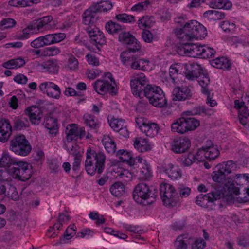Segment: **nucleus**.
Here are the masks:
<instances>
[{
  "label": "nucleus",
  "instance_id": "nucleus-30",
  "mask_svg": "<svg viewBox=\"0 0 249 249\" xmlns=\"http://www.w3.org/2000/svg\"><path fill=\"white\" fill-rule=\"evenodd\" d=\"M159 131V126L154 123L148 122L145 126L142 127V132L147 137L153 138L156 136Z\"/></svg>",
  "mask_w": 249,
  "mask_h": 249
},
{
  "label": "nucleus",
  "instance_id": "nucleus-14",
  "mask_svg": "<svg viewBox=\"0 0 249 249\" xmlns=\"http://www.w3.org/2000/svg\"><path fill=\"white\" fill-rule=\"evenodd\" d=\"M223 193L219 190L214 189L210 193L205 195L200 194L196 197V202L197 205L203 207H208V203H213L223 197Z\"/></svg>",
  "mask_w": 249,
  "mask_h": 249
},
{
  "label": "nucleus",
  "instance_id": "nucleus-5",
  "mask_svg": "<svg viewBox=\"0 0 249 249\" xmlns=\"http://www.w3.org/2000/svg\"><path fill=\"white\" fill-rule=\"evenodd\" d=\"M10 149L15 154L25 156L31 151L32 147L25 136L17 135L10 141Z\"/></svg>",
  "mask_w": 249,
  "mask_h": 249
},
{
  "label": "nucleus",
  "instance_id": "nucleus-16",
  "mask_svg": "<svg viewBox=\"0 0 249 249\" xmlns=\"http://www.w3.org/2000/svg\"><path fill=\"white\" fill-rule=\"evenodd\" d=\"M40 91L48 96L56 99L60 97L61 91L59 87L52 82H45L39 85Z\"/></svg>",
  "mask_w": 249,
  "mask_h": 249
},
{
  "label": "nucleus",
  "instance_id": "nucleus-61",
  "mask_svg": "<svg viewBox=\"0 0 249 249\" xmlns=\"http://www.w3.org/2000/svg\"><path fill=\"white\" fill-rule=\"evenodd\" d=\"M195 155L192 153H189L187 156L184 157L182 160V164L185 166H189L196 161Z\"/></svg>",
  "mask_w": 249,
  "mask_h": 249
},
{
  "label": "nucleus",
  "instance_id": "nucleus-8",
  "mask_svg": "<svg viewBox=\"0 0 249 249\" xmlns=\"http://www.w3.org/2000/svg\"><path fill=\"white\" fill-rule=\"evenodd\" d=\"M236 168V164L232 160H229L218 164L216 166V170L212 174L213 179L214 181L218 183H224L228 175L231 174Z\"/></svg>",
  "mask_w": 249,
  "mask_h": 249
},
{
  "label": "nucleus",
  "instance_id": "nucleus-44",
  "mask_svg": "<svg viewBox=\"0 0 249 249\" xmlns=\"http://www.w3.org/2000/svg\"><path fill=\"white\" fill-rule=\"evenodd\" d=\"M209 111L204 106H198L195 107L189 110L186 111L184 114L187 116L200 115L202 114L206 115L209 114L207 112Z\"/></svg>",
  "mask_w": 249,
  "mask_h": 249
},
{
  "label": "nucleus",
  "instance_id": "nucleus-15",
  "mask_svg": "<svg viewBox=\"0 0 249 249\" xmlns=\"http://www.w3.org/2000/svg\"><path fill=\"white\" fill-rule=\"evenodd\" d=\"M119 41L124 44H128L129 52L135 53L138 51L141 48V45L138 42L134 36L131 35L129 32H125L124 31L120 33L118 37Z\"/></svg>",
  "mask_w": 249,
  "mask_h": 249
},
{
  "label": "nucleus",
  "instance_id": "nucleus-41",
  "mask_svg": "<svg viewBox=\"0 0 249 249\" xmlns=\"http://www.w3.org/2000/svg\"><path fill=\"white\" fill-rule=\"evenodd\" d=\"M203 16L210 19L218 20L224 18L225 13L217 10H208L204 12Z\"/></svg>",
  "mask_w": 249,
  "mask_h": 249
},
{
  "label": "nucleus",
  "instance_id": "nucleus-53",
  "mask_svg": "<svg viewBox=\"0 0 249 249\" xmlns=\"http://www.w3.org/2000/svg\"><path fill=\"white\" fill-rule=\"evenodd\" d=\"M249 116V113L247 107H241L240 110H239V119L240 122L245 126L247 125V120Z\"/></svg>",
  "mask_w": 249,
  "mask_h": 249
},
{
  "label": "nucleus",
  "instance_id": "nucleus-26",
  "mask_svg": "<svg viewBox=\"0 0 249 249\" xmlns=\"http://www.w3.org/2000/svg\"><path fill=\"white\" fill-rule=\"evenodd\" d=\"M42 37L46 46L61 42L66 37V35L63 33H53L43 36Z\"/></svg>",
  "mask_w": 249,
  "mask_h": 249
},
{
  "label": "nucleus",
  "instance_id": "nucleus-45",
  "mask_svg": "<svg viewBox=\"0 0 249 249\" xmlns=\"http://www.w3.org/2000/svg\"><path fill=\"white\" fill-rule=\"evenodd\" d=\"M108 122L111 128L116 132L119 131L124 125V120L115 118L114 117H111L110 119L108 117Z\"/></svg>",
  "mask_w": 249,
  "mask_h": 249
},
{
  "label": "nucleus",
  "instance_id": "nucleus-56",
  "mask_svg": "<svg viewBox=\"0 0 249 249\" xmlns=\"http://www.w3.org/2000/svg\"><path fill=\"white\" fill-rule=\"evenodd\" d=\"M16 24V21L10 18L3 19L0 22V27L1 29L12 28Z\"/></svg>",
  "mask_w": 249,
  "mask_h": 249
},
{
  "label": "nucleus",
  "instance_id": "nucleus-12",
  "mask_svg": "<svg viewBox=\"0 0 249 249\" xmlns=\"http://www.w3.org/2000/svg\"><path fill=\"white\" fill-rule=\"evenodd\" d=\"M105 76L110 80V82L107 80H97L94 84L95 90L99 94L108 92L113 94H115L116 83L112 74L110 72L105 74Z\"/></svg>",
  "mask_w": 249,
  "mask_h": 249
},
{
  "label": "nucleus",
  "instance_id": "nucleus-19",
  "mask_svg": "<svg viewBox=\"0 0 249 249\" xmlns=\"http://www.w3.org/2000/svg\"><path fill=\"white\" fill-rule=\"evenodd\" d=\"M235 180L237 185H243L245 186L243 188L244 195L246 196H241L240 198L242 199L244 202L249 201V174H238L234 177Z\"/></svg>",
  "mask_w": 249,
  "mask_h": 249
},
{
  "label": "nucleus",
  "instance_id": "nucleus-62",
  "mask_svg": "<svg viewBox=\"0 0 249 249\" xmlns=\"http://www.w3.org/2000/svg\"><path fill=\"white\" fill-rule=\"evenodd\" d=\"M195 157L196 160L198 161H202L206 159V147H202L198 149Z\"/></svg>",
  "mask_w": 249,
  "mask_h": 249
},
{
  "label": "nucleus",
  "instance_id": "nucleus-27",
  "mask_svg": "<svg viewBox=\"0 0 249 249\" xmlns=\"http://www.w3.org/2000/svg\"><path fill=\"white\" fill-rule=\"evenodd\" d=\"M244 187L238 188L234 184L231 183L227 187L228 193L227 195L231 196V198L233 199H238L239 201L244 202L243 200L240 198L241 196H246V195H244Z\"/></svg>",
  "mask_w": 249,
  "mask_h": 249
},
{
  "label": "nucleus",
  "instance_id": "nucleus-17",
  "mask_svg": "<svg viewBox=\"0 0 249 249\" xmlns=\"http://www.w3.org/2000/svg\"><path fill=\"white\" fill-rule=\"evenodd\" d=\"M191 142L188 138H180L174 139L171 143L172 150L176 153L185 152L190 147Z\"/></svg>",
  "mask_w": 249,
  "mask_h": 249
},
{
  "label": "nucleus",
  "instance_id": "nucleus-49",
  "mask_svg": "<svg viewBox=\"0 0 249 249\" xmlns=\"http://www.w3.org/2000/svg\"><path fill=\"white\" fill-rule=\"evenodd\" d=\"M139 168V174L141 177L144 179H147L151 176L152 172L149 165L146 164H142L141 166H138Z\"/></svg>",
  "mask_w": 249,
  "mask_h": 249
},
{
  "label": "nucleus",
  "instance_id": "nucleus-52",
  "mask_svg": "<svg viewBox=\"0 0 249 249\" xmlns=\"http://www.w3.org/2000/svg\"><path fill=\"white\" fill-rule=\"evenodd\" d=\"M61 52L59 48L56 47H47L42 50L41 52L42 56H55Z\"/></svg>",
  "mask_w": 249,
  "mask_h": 249
},
{
  "label": "nucleus",
  "instance_id": "nucleus-20",
  "mask_svg": "<svg viewBox=\"0 0 249 249\" xmlns=\"http://www.w3.org/2000/svg\"><path fill=\"white\" fill-rule=\"evenodd\" d=\"M12 126L8 119L0 120V142H5L8 141L12 134Z\"/></svg>",
  "mask_w": 249,
  "mask_h": 249
},
{
  "label": "nucleus",
  "instance_id": "nucleus-28",
  "mask_svg": "<svg viewBox=\"0 0 249 249\" xmlns=\"http://www.w3.org/2000/svg\"><path fill=\"white\" fill-rule=\"evenodd\" d=\"M44 124L50 134L55 135L57 133L58 126L56 119L50 116H47L44 120Z\"/></svg>",
  "mask_w": 249,
  "mask_h": 249
},
{
  "label": "nucleus",
  "instance_id": "nucleus-33",
  "mask_svg": "<svg viewBox=\"0 0 249 249\" xmlns=\"http://www.w3.org/2000/svg\"><path fill=\"white\" fill-rule=\"evenodd\" d=\"M197 80L202 87V93L203 94L208 93V92L210 91L208 87L210 83V78L206 72L204 71L200 75H198Z\"/></svg>",
  "mask_w": 249,
  "mask_h": 249
},
{
  "label": "nucleus",
  "instance_id": "nucleus-4",
  "mask_svg": "<svg viewBox=\"0 0 249 249\" xmlns=\"http://www.w3.org/2000/svg\"><path fill=\"white\" fill-rule=\"evenodd\" d=\"M199 125V121L195 118L182 117L172 124L171 129L173 132L184 134L196 129Z\"/></svg>",
  "mask_w": 249,
  "mask_h": 249
},
{
  "label": "nucleus",
  "instance_id": "nucleus-63",
  "mask_svg": "<svg viewBox=\"0 0 249 249\" xmlns=\"http://www.w3.org/2000/svg\"><path fill=\"white\" fill-rule=\"evenodd\" d=\"M78 61L73 56H71L68 61L67 66L71 70L75 71L78 68Z\"/></svg>",
  "mask_w": 249,
  "mask_h": 249
},
{
  "label": "nucleus",
  "instance_id": "nucleus-3",
  "mask_svg": "<svg viewBox=\"0 0 249 249\" xmlns=\"http://www.w3.org/2000/svg\"><path fill=\"white\" fill-rule=\"evenodd\" d=\"M143 97H146L149 103L156 107H162L166 104V100L163 91L158 86H148L142 98Z\"/></svg>",
  "mask_w": 249,
  "mask_h": 249
},
{
  "label": "nucleus",
  "instance_id": "nucleus-37",
  "mask_svg": "<svg viewBox=\"0 0 249 249\" xmlns=\"http://www.w3.org/2000/svg\"><path fill=\"white\" fill-rule=\"evenodd\" d=\"M111 193L116 197H119L125 193L124 185L121 182H116L110 188Z\"/></svg>",
  "mask_w": 249,
  "mask_h": 249
},
{
  "label": "nucleus",
  "instance_id": "nucleus-7",
  "mask_svg": "<svg viewBox=\"0 0 249 249\" xmlns=\"http://www.w3.org/2000/svg\"><path fill=\"white\" fill-rule=\"evenodd\" d=\"M130 85L133 94L140 98H142L148 86L151 85L148 84V80L143 73H139L132 76Z\"/></svg>",
  "mask_w": 249,
  "mask_h": 249
},
{
  "label": "nucleus",
  "instance_id": "nucleus-42",
  "mask_svg": "<svg viewBox=\"0 0 249 249\" xmlns=\"http://www.w3.org/2000/svg\"><path fill=\"white\" fill-rule=\"evenodd\" d=\"M183 67V64H175L171 65L170 67L169 73L173 83H176V80L178 73L182 72L181 68Z\"/></svg>",
  "mask_w": 249,
  "mask_h": 249
},
{
  "label": "nucleus",
  "instance_id": "nucleus-9",
  "mask_svg": "<svg viewBox=\"0 0 249 249\" xmlns=\"http://www.w3.org/2000/svg\"><path fill=\"white\" fill-rule=\"evenodd\" d=\"M160 192L162 201L166 206H175L179 200L178 193L172 185L169 184H161Z\"/></svg>",
  "mask_w": 249,
  "mask_h": 249
},
{
  "label": "nucleus",
  "instance_id": "nucleus-40",
  "mask_svg": "<svg viewBox=\"0 0 249 249\" xmlns=\"http://www.w3.org/2000/svg\"><path fill=\"white\" fill-rule=\"evenodd\" d=\"M206 160H213L217 158L220 155V151L218 149L216 145L206 147Z\"/></svg>",
  "mask_w": 249,
  "mask_h": 249
},
{
  "label": "nucleus",
  "instance_id": "nucleus-54",
  "mask_svg": "<svg viewBox=\"0 0 249 249\" xmlns=\"http://www.w3.org/2000/svg\"><path fill=\"white\" fill-rule=\"evenodd\" d=\"M188 41L181 42V44L178 46L177 48V53L180 55L188 56V53H189V43H187Z\"/></svg>",
  "mask_w": 249,
  "mask_h": 249
},
{
  "label": "nucleus",
  "instance_id": "nucleus-32",
  "mask_svg": "<svg viewBox=\"0 0 249 249\" xmlns=\"http://www.w3.org/2000/svg\"><path fill=\"white\" fill-rule=\"evenodd\" d=\"M212 66L217 69L229 70L231 68V64L229 60L224 57H218L211 61Z\"/></svg>",
  "mask_w": 249,
  "mask_h": 249
},
{
  "label": "nucleus",
  "instance_id": "nucleus-24",
  "mask_svg": "<svg viewBox=\"0 0 249 249\" xmlns=\"http://www.w3.org/2000/svg\"><path fill=\"white\" fill-rule=\"evenodd\" d=\"M4 194L9 198L14 201L18 199L19 196L16 188L10 184L5 186L3 184H0V194Z\"/></svg>",
  "mask_w": 249,
  "mask_h": 249
},
{
  "label": "nucleus",
  "instance_id": "nucleus-31",
  "mask_svg": "<svg viewBox=\"0 0 249 249\" xmlns=\"http://www.w3.org/2000/svg\"><path fill=\"white\" fill-rule=\"evenodd\" d=\"M83 119L85 123L90 129L93 130L96 133L97 132L100 126L99 121L97 119H95V116L89 113H86L84 115Z\"/></svg>",
  "mask_w": 249,
  "mask_h": 249
},
{
  "label": "nucleus",
  "instance_id": "nucleus-57",
  "mask_svg": "<svg viewBox=\"0 0 249 249\" xmlns=\"http://www.w3.org/2000/svg\"><path fill=\"white\" fill-rule=\"evenodd\" d=\"M191 189L183 185H180L177 189V192L178 193L179 198H185L189 196L191 193Z\"/></svg>",
  "mask_w": 249,
  "mask_h": 249
},
{
  "label": "nucleus",
  "instance_id": "nucleus-64",
  "mask_svg": "<svg viewBox=\"0 0 249 249\" xmlns=\"http://www.w3.org/2000/svg\"><path fill=\"white\" fill-rule=\"evenodd\" d=\"M206 245V242L202 238L194 241L192 245V249H203Z\"/></svg>",
  "mask_w": 249,
  "mask_h": 249
},
{
  "label": "nucleus",
  "instance_id": "nucleus-46",
  "mask_svg": "<svg viewBox=\"0 0 249 249\" xmlns=\"http://www.w3.org/2000/svg\"><path fill=\"white\" fill-rule=\"evenodd\" d=\"M105 29L110 34H119V35L123 29L120 25L112 21L108 22L105 26Z\"/></svg>",
  "mask_w": 249,
  "mask_h": 249
},
{
  "label": "nucleus",
  "instance_id": "nucleus-29",
  "mask_svg": "<svg viewBox=\"0 0 249 249\" xmlns=\"http://www.w3.org/2000/svg\"><path fill=\"white\" fill-rule=\"evenodd\" d=\"M86 16L83 14V22L85 25L88 26L85 28V30L88 33L89 36L90 37L91 40L93 39L94 36L97 34H101L102 32H100L98 28H97L95 24L97 20L94 22L90 21L87 23L86 22Z\"/></svg>",
  "mask_w": 249,
  "mask_h": 249
},
{
  "label": "nucleus",
  "instance_id": "nucleus-6",
  "mask_svg": "<svg viewBox=\"0 0 249 249\" xmlns=\"http://www.w3.org/2000/svg\"><path fill=\"white\" fill-rule=\"evenodd\" d=\"M112 3L109 0L101 1L99 2L93 3L83 14L86 17V22H90V20L92 22L97 20L98 18L97 16V13L107 12L112 9Z\"/></svg>",
  "mask_w": 249,
  "mask_h": 249
},
{
  "label": "nucleus",
  "instance_id": "nucleus-59",
  "mask_svg": "<svg viewBox=\"0 0 249 249\" xmlns=\"http://www.w3.org/2000/svg\"><path fill=\"white\" fill-rule=\"evenodd\" d=\"M215 51L213 48L203 46V52L202 58H211L214 56Z\"/></svg>",
  "mask_w": 249,
  "mask_h": 249
},
{
  "label": "nucleus",
  "instance_id": "nucleus-50",
  "mask_svg": "<svg viewBox=\"0 0 249 249\" xmlns=\"http://www.w3.org/2000/svg\"><path fill=\"white\" fill-rule=\"evenodd\" d=\"M43 67L46 71L53 74L58 72V66L54 61H48L43 64Z\"/></svg>",
  "mask_w": 249,
  "mask_h": 249
},
{
  "label": "nucleus",
  "instance_id": "nucleus-13",
  "mask_svg": "<svg viewBox=\"0 0 249 249\" xmlns=\"http://www.w3.org/2000/svg\"><path fill=\"white\" fill-rule=\"evenodd\" d=\"M9 172L12 174L14 178L23 181L28 180L31 177L29 164L22 161H17L12 168L9 169Z\"/></svg>",
  "mask_w": 249,
  "mask_h": 249
},
{
  "label": "nucleus",
  "instance_id": "nucleus-58",
  "mask_svg": "<svg viewBox=\"0 0 249 249\" xmlns=\"http://www.w3.org/2000/svg\"><path fill=\"white\" fill-rule=\"evenodd\" d=\"M117 155L119 156V159L123 162H129L131 160V154L129 152L124 149L117 151Z\"/></svg>",
  "mask_w": 249,
  "mask_h": 249
},
{
  "label": "nucleus",
  "instance_id": "nucleus-43",
  "mask_svg": "<svg viewBox=\"0 0 249 249\" xmlns=\"http://www.w3.org/2000/svg\"><path fill=\"white\" fill-rule=\"evenodd\" d=\"M76 230V227L75 225L73 224L69 226L64 233L63 236L60 239L56 244L65 243L66 239L69 240L71 239L75 233Z\"/></svg>",
  "mask_w": 249,
  "mask_h": 249
},
{
  "label": "nucleus",
  "instance_id": "nucleus-35",
  "mask_svg": "<svg viewBox=\"0 0 249 249\" xmlns=\"http://www.w3.org/2000/svg\"><path fill=\"white\" fill-rule=\"evenodd\" d=\"M209 5L213 9L229 10L232 7V3L228 0H218L211 2Z\"/></svg>",
  "mask_w": 249,
  "mask_h": 249
},
{
  "label": "nucleus",
  "instance_id": "nucleus-2",
  "mask_svg": "<svg viewBox=\"0 0 249 249\" xmlns=\"http://www.w3.org/2000/svg\"><path fill=\"white\" fill-rule=\"evenodd\" d=\"M106 156L102 152H96L88 149L86 153L85 168L87 173L94 175L97 172L101 174L105 167Z\"/></svg>",
  "mask_w": 249,
  "mask_h": 249
},
{
  "label": "nucleus",
  "instance_id": "nucleus-22",
  "mask_svg": "<svg viewBox=\"0 0 249 249\" xmlns=\"http://www.w3.org/2000/svg\"><path fill=\"white\" fill-rule=\"evenodd\" d=\"M128 53L123 52L121 53L120 57L123 64L126 66H129L131 68L135 70H141L140 63L142 61L137 60L135 55L128 56Z\"/></svg>",
  "mask_w": 249,
  "mask_h": 249
},
{
  "label": "nucleus",
  "instance_id": "nucleus-60",
  "mask_svg": "<svg viewBox=\"0 0 249 249\" xmlns=\"http://www.w3.org/2000/svg\"><path fill=\"white\" fill-rule=\"evenodd\" d=\"M72 155L74 156V161L73 163L72 169L75 172L79 171L80 168V163L81 161L80 154H78L77 153L72 152Z\"/></svg>",
  "mask_w": 249,
  "mask_h": 249
},
{
  "label": "nucleus",
  "instance_id": "nucleus-39",
  "mask_svg": "<svg viewBox=\"0 0 249 249\" xmlns=\"http://www.w3.org/2000/svg\"><path fill=\"white\" fill-rule=\"evenodd\" d=\"M17 161L16 159L12 158L8 154L4 153L0 159V167H10L11 165L14 166Z\"/></svg>",
  "mask_w": 249,
  "mask_h": 249
},
{
  "label": "nucleus",
  "instance_id": "nucleus-25",
  "mask_svg": "<svg viewBox=\"0 0 249 249\" xmlns=\"http://www.w3.org/2000/svg\"><path fill=\"white\" fill-rule=\"evenodd\" d=\"M163 172L172 180H176L182 175L181 169L178 166L169 163L163 167Z\"/></svg>",
  "mask_w": 249,
  "mask_h": 249
},
{
  "label": "nucleus",
  "instance_id": "nucleus-23",
  "mask_svg": "<svg viewBox=\"0 0 249 249\" xmlns=\"http://www.w3.org/2000/svg\"><path fill=\"white\" fill-rule=\"evenodd\" d=\"M25 114L28 116L30 121L33 124H38L41 118V111L36 106L27 107L24 110Z\"/></svg>",
  "mask_w": 249,
  "mask_h": 249
},
{
  "label": "nucleus",
  "instance_id": "nucleus-36",
  "mask_svg": "<svg viewBox=\"0 0 249 249\" xmlns=\"http://www.w3.org/2000/svg\"><path fill=\"white\" fill-rule=\"evenodd\" d=\"M103 144L109 153H114L116 148L114 141L108 136L105 135L102 139Z\"/></svg>",
  "mask_w": 249,
  "mask_h": 249
},
{
  "label": "nucleus",
  "instance_id": "nucleus-34",
  "mask_svg": "<svg viewBox=\"0 0 249 249\" xmlns=\"http://www.w3.org/2000/svg\"><path fill=\"white\" fill-rule=\"evenodd\" d=\"M135 148L140 152H143L150 149V145L148 144L147 140L142 138H136L134 142Z\"/></svg>",
  "mask_w": 249,
  "mask_h": 249
},
{
  "label": "nucleus",
  "instance_id": "nucleus-11",
  "mask_svg": "<svg viewBox=\"0 0 249 249\" xmlns=\"http://www.w3.org/2000/svg\"><path fill=\"white\" fill-rule=\"evenodd\" d=\"M158 191L152 186L149 187L147 184L141 183L135 187L133 192V198L139 202V198L142 199L152 198L155 199L157 196Z\"/></svg>",
  "mask_w": 249,
  "mask_h": 249
},
{
  "label": "nucleus",
  "instance_id": "nucleus-38",
  "mask_svg": "<svg viewBox=\"0 0 249 249\" xmlns=\"http://www.w3.org/2000/svg\"><path fill=\"white\" fill-rule=\"evenodd\" d=\"M189 53L188 56L192 57H201L203 52V46L196 44L189 43Z\"/></svg>",
  "mask_w": 249,
  "mask_h": 249
},
{
  "label": "nucleus",
  "instance_id": "nucleus-10",
  "mask_svg": "<svg viewBox=\"0 0 249 249\" xmlns=\"http://www.w3.org/2000/svg\"><path fill=\"white\" fill-rule=\"evenodd\" d=\"M53 20V17L47 16L36 20L32 24L28 26L22 31V34L20 36V39H24L29 38L31 35L36 33L38 32L46 30L48 24Z\"/></svg>",
  "mask_w": 249,
  "mask_h": 249
},
{
  "label": "nucleus",
  "instance_id": "nucleus-21",
  "mask_svg": "<svg viewBox=\"0 0 249 249\" xmlns=\"http://www.w3.org/2000/svg\"><path fill=\"white\" fill-rule=\"evenodd\" d=\"M173 99L174 101H184L192 96L191 90L187 87L175 88L172 92Z\"/></svg>",
  "mask_w": 249,
  "mask_h": 249
},
{
  "label": "nucleus",
  "instance_id": "nucleus-18",
  "mask_svg": "<svg viewBox=\"0 0 249 249\" xmlns=\"http://www.w3.org/2000/svg\"><path fill=\"white\" fill-rule=\"evenodd\" d=\"M67 139L69 142L77 140L78 138L83 139L85 136V130L83 127H78L73 124L67 126L66 130Z\"/></svg>",
  "mask_w": 249,
  "mask_h": 249
},
{
  "label": "nucleus",
  "instance_id": "nucleus-47",
  "mask_svg": "<svg viewBox=\"0 0 249 249\" xmlns=\"http://www.w3.org/2000/svg\"><path fill=\"white\" fill-rule=\"evenodd\" d=\"M188 238L186 235L178 236L175 242V249H187Z\"/></svg>",
  "mask_w": 249,
  "mask_h": 249
},
{
  "label": "nucleus",
  "instance_id": "nucleus-55",
  "mask_svg": "<svg viewBox=\"0 0 249 249\" xmlns=\"http://www.w3.org/2000/svg\"><path fill=\"white\" fill-rule=\"evenodd\" d=\"M29 126V122L27 118L21 117L16 118L14 121V127L18 130H21L23 127Z\"/></svg>",
  "mask_w": 249,
  "mask_h": 249
},
{
  "label": "nucleus",
  "instance_id": "nucleus-1",
  "mask_svg": "<svg viewBox=\"0 0 249 249\" xmlns=\"http://www.w3.org/2000/svg\"><path fill=\"white\" fill-rule=\"evenodd\" d=\"M174 32L180 42L188 41L194 38H204L207 35L206 28L196 20L185 22L182 28H176Z\"/></svg>",
  "mask_w": 249,
  "mask_h": 249
},
{
  "label": "nucleus",
  "instance_id": "nucleus-48",
  "mask_svg": "<svg viewBox=\"0 0 249 249\" xmlns=\"http://www.w3.org/2000/svg\"><path fill=\"white\" fill-rule=\"evenodd\" d=\"M183 65L186 71L193 72V73H196V74L200 75L204 71V70L202 67H201L200 65L196 63L183 64Z\"/></svg>",
  "mask_w": 249,
  "mask_h": 249
},
{
  "label": "nucleus",
  "instance_id": "nucleus-51",
  "mask_svg": "<svg viewBox=\"0 0 249 249\" xmlns=\"http://www.w3.org/2000/svg\"><path fill=\"white\" fill-rule=\"evenodd\" d=\"M116 18L118 21L123 23H133L135 21L134 16L126 13L117 15Z\"/></svg>",
  "mask_w": 249,
  "mask_h": 249
}]
</instances>
